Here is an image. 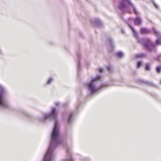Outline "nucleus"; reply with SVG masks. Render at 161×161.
Segmentation results:
<instances>
[{
  "label": "nucleus",
  "instance_id": "obj_1",
  "mask_svg": "<svg viewBox=\"0 0 161 161\" xmlns=\"http://www.w3.org/2000/svg\"><path fill=\"white\" fill-rule=\"evenodd\" d=\"M59 126L57 122H56L55 126L52 135V139L50 146L44 157L43 161H49L51 154V146L53 143L58 138L59 135L58 130Z\"/></svg>",
  "mask_w": 161,
  "mask_h": 161
},
{
  "label": "nucleus",
  "instance_id": "obj_2",
  "mask_svg": "<svg viewBox=\"0 0 161 161\" xmlns=\"http://www.w3.org/2000/svg\"><path fill=\"white\" fill-rule=\"evenodd\" d=\"M119 8L122 10L128 8L130 9L132 11H135V8L130 0H122V2L119 6Z\"/></svg>",
  "mask_w": 161,
  "mask_h": 161
},
{
  "label": "nucleus",
  "instance_id": "obj_3",
  "mask_svg": "<svg viewBox=\"0 0 161 161\" xmlns=\"http://www.w3.org/2000/svg\"><path fill=\"white\" fill-rule=\"evenodd\" d=\"M100 78V76H98L96 77V78L93 79L92 81L88 84V89L91 91L92 93H93L97 92L98 90V89H96L95 87V84L93 82L96 80H98Z\"/></svg>",
  "mask_w": 161,
  "mask_h": 161
},
{
  "label": "nucleus",
  "instance_id": "obj_4",
  "mask_svg": "<svg viewBox=\"0 0 161 161\" xmlns=\"http://www.w3.org/2000/svg\"><path fill=\"white\" fill-rule=\"evenodd\" d=\"M144 46L149 51H151L152 49L155 47L154 44L151 42L149 40H147L144 42Z\"/></svg>",
  "mask_w": 161,
  "mask_h": 161
},
{
  "label": "nucleus",
  "instance_id": "obj_5",
  "mask_svg": "<svg viewBox=\"0 0 161 161\" xmlns=\"http://www.w3.org/2000/svg\"><path fill=\"white\" fill-rule=\"evenodd\" d=\"M57 115V113L56 112V109L55 108H53L51 113L50 114H47L45 116L46 118H51L53 119L55 118Z\"/></svg>",
  "mask_w": 161,
  "mask_h": 161
},
{
  "label": "nucleus",
  "instance_id": "obj_6",
  "mask_svg": "<svg viewBox=\"0 0 161 161\" xmlns=\"http://www.w3.org/2000/svg\"><path fill=\"white\" fill-rule=\"evenodd\" d=\"M2 94L0 93V105L5 107L6 106V104L4 102V101L2 99Z\"/></svg>",
  "mask_w": 161,
  "mask_h": 161
},
{
  "label": "nucleus",
  "instance_id": "obj_7",
  "mask_svg": "<svg viewBox=\"0 0 161 161\" xmlns=\"http://www.w3.org/2000/svg\"><path fill=\"white\" fill-rule=\"evenodd\" d=\"M141 32L142 34H146L148 33L147 30L145 28H142L141 29Z\"/></svg>",
  "mask_w": 161,
  "mask_h": 161
},
{
  "label": "nucleus",
  "instance_id": "obj_8",
  "mask_svg": "<svg viewBox=\"0 0 161 161\" xmlns=\"http://www.w3.org/2000/svg\"><path fill=\"white\" fill-rule=\"evenodd\" d=\"M141 23V20L140 19L138 18H136L135 20V24L137 25H139Z\"/></svg>",
  "mask_w": 161,
  "mask_h": 161
},
{
  "label": "nucleus",
  "instance_id": "obj_9",
  "mask_svg": "<svg viewBox=\"0 0 161 161\" xmlns=\"http://www.w3.org/2000/svg\"><path fill=\"white\" fill-rule=\"evenodd\" d=\"M150 65L149 63H147L145 65V69L146 70H150Z\"/></svg>",
  "mask_w": 161,
  "mask_h": 161
},
{
  "label": "nucleus",
  "instance_id": "obj_10",
  "mask_svg": "<svg viewBox=\"0 0 161 161\" xmlns=\"http://www.w3.org/2000/svg\"><path fill=\"white\" fill-rule=\"evenodd\" d=\"M156 44H161V37L160 38L157 39L156 42Z\"/></svg>",
  "mask_w": 161,
  "mask_h": 161
},
{
  "label": "nucleus",
  "instance_id": "obj_11",
  "mask_svg": "<svg viewBox=\"0 0 161 161\" xmlns=\"http://www.w3.org/2000/svg\"><path fill=\"white\" fill-rule=\"evenodd\" d=\"M117 55L119 58H121L122 57L123 54L122 53L119 52L117 53Z\"/></svg>",
  "mask_w": 161,
  "mask_h": 161
},
{
  "label": "nucleus",
  "instance_id": "obj_12",
  "mask_svg": "<svg viewBox=\"0 0 161 161\" xmlns=\"http://www.w3.org/2000/svg\"><path fill=\"white\" fill-rule=\"evenodd\" d=\"M136 57L138 58H143L145 57V55L144 54H138L136 55Z\"/></svg>",
  "mask_w": 161,
  "mask_h": 161
},
{
  "label": "nucleus",
  "instance_id": "obj_13",
  "mask_svg": "<svg viewBox=\"0 0 161 161\" xmlns=\"http://www.w3.org/2000/svg\"><path fill=\"white\" fill-rule=\"evenodd\" d=\"M72 115H73L72 113H70V114L69 115V119H68V121L69 122H70V121L71 117L72 116Z\"/></svg>",
  "mask_w": 161,
  "mask_h": 161
},
{
  "label": "nucleus",
  "instance_id": "obj_14",
  "mask_svg": "<svg viewBox=\"0 0 161 161\" xmlns=\"http://www.w3.org/2000/svg\"><path fill=\"white\" fill-rule=\"evenodd\" d=\"M141 64H142L141 62H140V61H139L137 63V67L138 68H139L140 66L141 65Z\"/></svg>",
  "mask_w": 161,
  "mask_h": 161
},
{
  "label": "nucleus",
  "instance_id": "obj_15",
  "mask_svg": "<svg viewBox=\"0 0 161 161\" xmlns=\"http://www.w3.org/2000/svg\"><path fill=\"white\" fill-rule=\"evenodd\" d=\"M53 80V79L52 78H50L48 80L47 82V84H49L51 83V82Z\"/></svg>",
  "mask_w": 161,
  "mask_h": 161
},
{
  "label": "nucleus",
  "instance_id": "obj_16",
  "mask_svg": "<svg viewBox=\"0 0 161 161\" xmlns=\"http://www.w3.org/2000/svg\"><path fill=\"white\" fill-rule=\"evenodd\" d=\"M160 68L159 67H157L156 68V70L158 73H159L160 72Z\"/></svg>",
  "mask_w": 161,
  "mask_h": 161
},
{
  "label": "nucleus",
  "instance_id": "obj_17",
  "mask_svg": "<svg viewBox=\"0 0 161 161\" xmlns=\"http://www.w3.org/2000/svg\"><path fill=\"white\" fill-rule=\"evenodd\" d=\"M107 68L109 71H111L112 69V67L111 66H108Z\"/></svg>",
  "mask_w": 161,
  "mask_h": 161
},
{
  "label": "nucleus",
  "instance_id": "obj_18",
  "mask_svg": "<svg viewBox=\"0 0 161 161\" xmlns=\"http://www.w3.org/2000/svg\"><path fill=\"white\" fill-rule=\"evenodd\" d=\"M103 70V69H99V71L100 72V73L102 72Z\"/></svg>",
  "mask_w": 161,
  "mask_h": 161
},
{
  "label": "nucleus",
  "instance_id": "obj_19",
  "mask_svg": "<svg viewBox=\"0 0 161 161\" xmlns=\"http://www.w3.org/2000/svg\"><path fill=\"white\" fill-rule=\"evenodd\" d=\"M130 27L131 29V30H132L133 31V32H134V28H133V27H131V26H130Z\"/></svg>",
  "mask_w": 161,
  "mask_h": 161
},
{
  "label": "nucleus",
  "instance_id": "obj_20",
  "mask_svg": "<svg viewBox=\"0 0 161 161\" xmlns=\"http://www.w3.org/2000/svg\"><path fill=\"white\" fill-rule=\"evenodd\" d=\"M69 160H70V161H73L72 158L71 157L69 159Z\"/></svg>",
  "mask_w": 161,
  "mask_h": 161
},
{
  "label": "nucleus",
  "instance_id": "obj_21",
  "mask_svg": "<svg viewBox=\"0 0 161 161\" xmlns=\"http://www.w3.org/2000/svg\"><path fill=\"white\" fill-rule=\"evenodd\" d=\"M144 82L145 83H146V84H147V82Z\"/></svg>",
  "mask_w": 161,
  "mask_h": 161
},
{
  "label": "nucleus",
  "instance_id": "obj_22",
  "mask_svg": "<svg viewBox=\"0 0 161 161\" xmlns=\"http://www.w3.org/2000/svg\"><path fill=\"white\" fill-rule=\"evenodd\" d=\"M128 12L129 13H131V12H130V11H128Z\"/></svg>",
  "mask_w": 161,
  "mask_h": 161
}]
</instances>
